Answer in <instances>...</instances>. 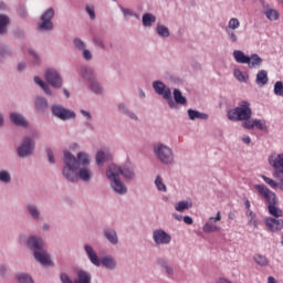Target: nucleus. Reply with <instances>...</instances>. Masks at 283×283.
<instances>
[{"mask_svg": "<svg viewBox=\"0 0 283 283\" xmlns=\"http://www.w3.org/2000/svg\"><path fill=\"white\" fill-rule=\"evenodd\" d=\"M52 19H54V9L49 8L41 15V22L38 24L39 30H54V23L52 22Z\"/></svg>", "mask_w": 283, "mask_h": 283, "instance_id": "6e6552de", "label": "nucleus"}, {"mask_svg": "<svg viewBox=\"0 0 283 283\" xmlns=\"http://www.w3.org/2000/svg\"><path fill=\"white\" fill-rule=\"evenodd\" d=\"M10 119L14 125H18L20 127H28V120H25L24 117H22L21 114L18 113H11L10 114Z\"/></svg>", "mask_w": 283, "mask_h": 283, "instance_id": "412c9836", "label": "nucleus"}, {"mask_svg": "<svg viewBox=\"0 0 283 283\" xmlns=\"http://www.w3.org/2000/svg\"><path fill=\"white\" fill-rule=\"evenodd\" d=\"M264 14L269 21H277V19H280V12L275 9H266Z\"/></svg>", "mask_w": 283, "mask_h": 283, "instance_id": "bb28decb", "label": "nucleus"}, {"mask_svg": "<svg viewBox=\"0 0 283 283\" xmlns=\"http://www.w3.org/2000/svg\"><path fill=\"white\" fill-rule=\"evenodd\" d=\"M174 98L178 105H187V98L182 96V92L178 88H175L174 91Z\"/></svg>", "mask_w": 283, "mask_h": 283, "instance_id": "c85d7f7f", "label": "nucleus"}, {"mask_svg": "<svg viewBox=\"0 0 283 283\" xmlns=\"http://www.w3.org/2000/svg\"><path fill=\"white\" fill-rule=\"evenodd\" d=\"M226 32L232 43H238V34L233 30L226 29Z\"/></svg>", "mask_w": 283, "mask_h": 283, "instance_id": "c03bdc74", "label": "nucleus"}, {"mask_svg": "<svg viewBox=\"0 0 283 283\" xmlns=\"http://www.w3.org/2000/svg\"><path fill=\"white\" fill-rule=\"evenodd\" d=\"M202 231L205 233H214L216 231H220V227H218L216 223H213L211 220H209L202 227Z\"/></svg>", "mask_w": 283, "mask_h": 283, "instance_id": "a878e982", "label": "nucleus"}, {"mask_svg": "<svg viewBox=\"0 0 283 283\" xmlns=\"http://www.w3.org/2000/svg\"><path fill=\"white\" fill-rule=\"evenodd\" d=\"M184 222L186 224H193V218L189 217V216H185L184 217Z\"/></svg>", "mask_w": 283, "mask_h": 283, "instance_id": "4d7b16f0", "label": "nucleus"}, {"mask_svg": "<svg viewBox=\"0 0 283 283\" xmlns=\"http://www.w3.org/2000/svg\"><path fill=\"white\" fill-rule=\"evenodd\" d=\"M151 23H156V17H154L151 13H145L143 15V24L145 28L151 27Z\"/></svg>", "mask_w": 283, "mask_h": 283, "instance_id": "72a5a7b5", "label": "nucleus"}, {"mask_svg": "<svg viewBox=\"0 0 283 283\" xmlns=\"http://www.w3.org/2000/svg\"><path fill=\"white\" fill-rule=\"evenodd\" d=\"M253 116V111L251 109V104L248 101L239 103L238 107H234L227 113L229 120H251Z\"/></svg>", "mask_w": 283, "mask_h": 283, "instance_id": "20e7f679", "label": "nucleus"}, {"mask_svg": "<svg viewBox=\"0 0 283 283\" xmlns=\"http://www.w3.org/2000/svg\"><path fill=\"white\" fill-rule=\"evenodd\" d=\"M11 179L10 178H0V185H10Z\"/></svg>", "mask_w": 283, "mask_h": 283, "instance_id": "680f3d73", "label": "nucleus"}, {"mask_svg": "<svg viewBox=\"0 0 283 283\" xmlns=\"http://www.w3.org/2000/svg\"><path fill=\"white\" fill-rule=\"evenodd\" d=\"M157 264H158V266H160V269H165L169 265V261H167V259H165V258H158Z\"/></svg>", "mask_w": 283, "mask_h": 283, "instance_id": "a18cd8bd", "label": "nucleus"}, {"mask_svg": "<svg viewBox=\"0 0 283 283\" xmlns=\"http://www.w3.org/2000/svg\"><path fill=\"white\" fill-rule=\"evenodd\" d=\"M209 220H214L216 222L222 220V216H220V211L217 212L216 217H210Z\"/></svg>", "mask_w": 283, "mask_h": 283, "instance_id": "13d9d810", "label": "nucleus"}, {"mask_svg": "<svg viewBox=\"0 0 283 283\" xmlns=\"http://www.w3.org/2000/svg\"><path fill=\"white\" fill-rule=\"evenodd\" d=\"M153 87L156 94H159V96H164L166 101H169V106L174 107V101H171V90L167 88L165 83L160 81H155L153 83Z\"/></svg>", "mask_w": 283, "mask_h": 283, "instance_id": "9b49d317", "label": "nucleus"}, {"mask_svg": "<svg viewBox=\"0 0 283 283\" xmlns=\"http://www.w3.org/2000/svg\"><path fill=\"white\" fill-rule=\"evenodd\" d=\"M122 12H123L124 17H136L134 11H132L130 9L122 8Z\"/></svg>", "mask_w": 283, "mask_h": 283, "instance_id": "8fccbe9b", "label": "nucleus"}, {"mask_svg": "<svg viewBox=\"0 0 283 283\" xmlns=\"http://www.w3.org/2000/svg\"><path fill=\"white\" fill-rule=\"evenodd\" d=\"M74 45L77 50H85V42H83L81 39H75Z\"/></svg>", "mask_w": 283, "mask_h": 283, "instance_id": "de8ad7c7", "label": "nucleus"}, {"mask_svg": "<svg viewBox=\"0 0 283 283\" xmlns=\"http://www.w3.org/2000/svg\"><path fill=\"white\" fill-rule=\"evenodd\" d=\"M268 211L273 218H282V209L277 205H268Z\"/></svg>", "mask_w": 283, "mask_h": 283, "instance_id": "cd10ccee", "label": "nucleus"}, {"mask_svg": "<svg viewBox=\"0 0 283 283\" xmlns=\"http://www.w3.org/2000/svg\"><path fill=\"white\" fill-rule=\"evenodd\" d=\"M86 12L91 19H96V13L94 12V7H86Z\"/></svg>", "mask_w": 283, "mask_h": 283, "instance_id": "09e8293b", "label": "nucleus"}, {"mask_svg": "<svg viewBox=\"0 0 283 283\" xmlns=\"http://www.w3.org/2000/svg\"><path fill=\"white\" fill-rule=\"evenodd\" d=\"M25 67V63H20L19 65H18V70H19V72H23V69Z\"/></svg>", "mask_w": 283, "mask_h": 283, "instance_id": "774afa93", "label": "nucleus"}, {"mask_svg": "<svg viewBox=\"0 0 283 283\" xmlns=\"http://www.w3.org/2000/svg\"><path fill=\"white\" fill-rule=\"evenodd\" d=\"M154 151L157 155V158L164 165H171V163H174V153L171 151V148H169L168 146L157 144L154 146Z\"/></svg>", "mask_w": 283, "mask_h": 283, "instance_id": "39448f33", "label": "nucleus"}, {"mask_svg": "<svg viewBox=\"0 0 283 283\" xmlns=\"http://www.w3.org/2000/svg\"><path fill=\"white\" fill-rule=\"evenodd\" d=\"M25 247L32 252L34 260L42 264V266H50V264H52L50 253L45 250V241L43 240V237L30 234L27 237Z\"/></svg>", "mask_w": 283, "mask_h": 283, "instance_id": "f03ea898", "label": "nucleus"}, {"mask_svg": "<svg viewBox=\"0 0 283 283\" xmlns=\"http://www.w3.org/2000/svg\"><path fill=\"white\" fill-rule=\"evenodd\" d=\"M155 185H156L158 191H163L164 193L167 192V186L163 181V178H156Z\"/></svg>", "mask_w": 283, "mask_h": 283, "instance_id": "58836bf2", "label": "nucleus"}, {"mask_svg": "<svg viewBox=\"0 0 283 283\" xmlns=\"http://www.w3.org/2000/svg\"><path fill=\"white\" fill-rule=\"evenodd\" d=\"M242 126L244 127V129H253V119L252 120H244Z\"/></svg>", "mask_w": 283, "mask_h": 283, "instance_id": "3c124183", "label": "nucleus"}, {"mask_svg": "<svg viewBox=\"0 0 283 283\" xmlns=\"http://www.w3.org/2000/svg\"><path fill=\"white\" fill-rule=\"evenodd\" d=\"M91 90L92 92H95V94H101L103 92V87H101V84L98 82H91Z\"/></svg>", "mask_w": 283, "mask_h": 283, "instance_id": "79ce46f5", "label": "nucleus"}, {"mask_svg": "<svg viewBox=\"0 0 283 283\" xmlns=\"http://www.w3.org/2000/svg\"><path fill=\"white\" fill-rule=\"evenodd\" d=\"M84 251L87 260L91 262V264H93V266H104V269H107L108 271H116V269H118V263L113 255H104L99 258L94 247L87 243L84 244Z\"/></svg>", "mask_w": 283, "mask_h": 283, "instance_id": "7ed1b4c3", "label": "nucleus"}, {"mask_svg": "<svg viewBox=\"0 0 283 283\" xmlns=\"http://www.w3.org/2000/svg\"><path fill=\"white\" fill-rule=\"evenodd\" d=\"M263 180L266 182V185H270L272 189H277V187H280V184H277L275 180L271 178H264Z\"/></svg>", "mask_w": 283, "mask_h": 283, "instance_id": "49530a36", "label": "nucleus"}, {"mask_svg": "<svg viewBox=\"0 0 283 283\" xmlns=\"http://www.w3.org/2000/svg\"><path fill=\"white\" fill-rule=\"evenodd\" d=\"M106 176H107V178H118V177H120V176H125V178H129V176H127V175L125 174V170H123L122 167H118V166H116V165H114V164H112V165L108 167V169H107V171H106Z\"/></svg>", "mask_w": 283, "mask_h": 283, "instance_id": "a211bd4d", "label": "nucleus"}, {"mask_svg": "<svg viewBox=\"0 0 283 283\" xmlns=\"http://www.w3.org/2000/svg\"><path fill=\"white\" fill-rule=\"evenodd\" d=\"M164 270L166 271L168 277H172L174 269L169 264L167 265V268H164Z\"/></svg>", "mask_w": 283, "mask_h": 283, "instance_id": "6e6d98bb", "label": "nucleus"}, {"mask_svg": "<svg viewBox=\"0 0 283 283\" xmlns=\"http://www.w3.org/2000/svg\"><path fill=\"white\" fill-rule=\"evenodd\" d=\"M104 238H106L111 244H114V245L118 244V232H116L115 229H112V228L104 229Z\"/></svg>", "mask_w": 283, "mask_h": 283, "instance_id": "6ab92c4d", "label": "nucleus"}, {"mask_svg": "<svg viewBox=\"0 0 283 283\" xmlns=\"http://www.w3.org/2000/svg\"><path fill=\"white\" fill-rule=\"evenodd\" d=\"M29 54L32 56V59H34V61L39 60V55H36V53L32 50H29Z\"/></svg>", "mask_w": 283, "mask_h": 283, "instance_id": "0e129e2a", "label": "nucleus"}, {"mask_svg": "<svg viewBox=\"0 0 283 283\" xmlns=\"http://www.w3.org/2000/svg\"><path fill=\"white\" fill-rule=\"evenodd\" d=\"M269 164L274 169L275 178H283V154H274L269 157Z\"/></svg>", "mask_w": 283, "mask_h": 283, "instance_id": "0eeeda50", "label": "nucleus"}, {"mask_svg": "<svg viewBox=\"0 0 283 283\" xmlns=\"http://www.w3.org/2000/svg\"><path fill=\"white\" fill-rule=\"evenodd\" d=\"M46 154H48L49 163L54 165V153H52V149L48 148Z\"/></svg>", "mask_w": 283, "mask_h": 283, "instance_id": "864d4df0", "label": "nucleus"}, {"mask_svg": "<svg viewBox=\"0 0 283 283\" xmlns=\"http://www.w3.org/2000/svg\"><path fill=\"white\" fill-rule=\"evenodd\" d=\"M249 59L250 61L247 63V65L250 67V70L258 69L260 65H262V57H260V55L252 54L249 56Z\"/></svg>", "mask_w": 283, "mask_h": 283, "instance_id": "4be33fe9", "label": "nucleus"}, {"mask_svg": "<svg viewBox=\"0 0 283 283\" xmlns=\"http://www.w3.org/2000/svg\"><path fill=\"white\" fill-rule=\"evenodd\" d=\"M52 112H53L54 116H56L61 120H67L70 118H75L76 117V113L75 112L66 109V108H64L61 105L53 106L52 107Z\"/></svg>", "mask_w": 283, "mask_h": 283, "instance_id": "ddd939ff", "label": "nucleus"}, {"mask_svg": "<svg viewBox=\"0 0 283 283\" xmlns=\"http://www.w3.org/2000/svg\"><path fill=\"white\" fill-rule=\"evenodd\" d=\"M0 178H10V172L6 170L0 171Z\"/></svg>", "mask_w": 283, "mask_h": 283, "instance_id": "e2e57ef3", "label": "nucleus"}, {"mask_svg": "<svg viewBox=\"0 0 283 283\" xmlns=\"http://www.w3.org/2000/svg\"><path fill=\"white\" fill-rule=\"evenodd\" d=\"M274 94L275 96H282L283 97V83L282 81H277L274 84Z\"/></svg>", "mask_w": 283, "mask_h": 283, "instance_id": "e433bc0d", "label": "nucleus"}, {"mask_svg": "<svg viewBox=\"0 0 283 283\" xmlns=\"http://www.w3.org/2000/svg\"><path fill=\"white\" fill-rule=\"evenodd\" d=\"M191 207H193V203L182 200L175 206V209L176 211L182 212L186 211L187 209H191Z\"/></svg>", "mask_w": 283, "mask_h": 283, "instance_id": "c756f323", "label": "nucleus"}, {"mask_svg": "<svg viewBox=\"0 0 283 283\" xmlns=\"http://www.w3.org/2000/svg\"><path fill=\"white\" fill-rule=\"evenodd\" d=\"M17 280L19 283H34V280L32 279V275L28 273H20L17 274Z\"/></svg>", "mask_w": 283, "mask_h": 283, "instance_id": "473e14b6", "label": "nucleus"}, {"mask_svg": "<svg viewBox=\"0 0 283 283\" xmlns=\"http://www.w3.org/2000/svg\"><path fill=\"white\" fill-rule=\"evenodd\" d=\"M234 77L241 83H247V76H244V73L240 70H234Z\"/></svg>", "mask_w": 283, "mask_h": 283, "instance_id": "37998d69", "label": "nucleus"}, {"mask_svg": "<svg viewBox=\"0 0 283 283\" xmlns=\"http://www.w3.org/2000/svg\"><path fill=\"white\" fill-rule=\"evenodd\" d=\"M34 83H36V85L42 87V90L45 92V94H48L49 96H52V91L50 90V86H48V84H45V82H43L41 80V77L35 76L34 77Z\"/></svg>", "mask_w": 283, "mask_h": 283, "instance_id": "2f4dec72", "label": "nucleus"}, {"mask_svg": "<svg viewBox=\"0 0 283 283\" xmlns=\"http://www.w3.org/2000/svg\"><path fill=\"white\" fill-rule=\"evenodd\" d=\"M8 23H10V18L6 14H0V34H4Z\"/></svg>", "mask_w": 283, "mask_h": 283, "instance_id": "7c9ffc66", "label": "nucleus"}, {"mask_svg": "<svg viewBox=\"0 0 283 283\" xmlns=\"http://www.w3.org/2000/svg\"><path fill=\"white\" fill-rule=\"evenodd\" d=\"M188 115L190 120H196V118H200L201 120H207V118H209V115L205 113H200L198 111H193V109H188Z\"/></svg>", "mask_w": 283, "mask_h": 283, "instance_id": "393cba45", "label": "nucleus"}, {"mask_svg": "<svg viewBox=\"0 0 283 283\" xmlns=\"http://www.w3.org/2000/svg\"><path fill=\"white\" fill-rule=\"evenodd\" d=\"M45 80L50 85H52V87H63V80L61 78V75L52 69L46 71Z\"/></svg>", "mask_w": 283, "mask_h": 283, "instance_id": "2eb2a0df", "label": "nucleus"}, {"mask_svg": "<svg viewBox=\"0 0 283 283\" xmlns=\"http://www.w3.org/2000/svg\"><path fill=\"white\" fill-rule=\"evenodd\" d=\"M254 127L261 132H264V129H266V123L262 122L261 119H253V129Z\"/></svg>", "mask_w": 283, "mask_h": 283, "instance_id": "ea45409f", "label": "nucleus"}, {"mask_svg": "<svg viewBox=\"0 0 283 283\" xmlns=\"http://www.w3.org/2000/svg\"><path fill=\"white\" fill-rule=\"evenodd\" d=\"M266 229L271 231V233H275L276 231H282L283 229V220L275 218H265L264 220Z\"/></svg>", "mask_w": 283, "mask_h": 283, "instance_id": "f3484780", "label": "nucleus"}, {"mask_svg": "<svg viewBox=\"0 0 283 283\" xmlns=\"http://www.w3.org/2000/svg\"><path fill=\"white\" fill-rule=\"evenodd\" d=\"M80 180L81 179H78V178H67V182L71 185H78Z\"/></svg>", "mask_w": 283, "mask_h": 283, "instance_id": "bf43d9fd", "label": "nucleus"}, {"mask_svg": "<svg viewBox=\"0 0 283 283\" xmlns=\"http://www.w3.org/2000/svg\"><path fill=\"white\" fill-rule=\"evenodd\" d=\"M83 56L86 61H92V52H90V50L84 49L83 50Z\"/></svg>", "mask_w": 283, "mask_h": 283, "instance_id": "5fc2aeb1", "label": "nucleus"}, {"mask_svg": "<svg viewBox=\"0 0 283 283\" xmlns=\"http://www.w3.org/2000/svg\"><path fill=\"white\" fill-rule=\"evenodd\" d=\"M64 168L63 176L65 178H72L78 174L80 178H91L92 170H90V155L86 153H78L77 159L72 153L64 151ZM81 165L83 168H81ZM81 168V169H80ZM80 169V171H78Z\"/></svg>", "mask_w": 283, "mask_h": 283, "instance_id": "f257e3e1", "label": "nucleus"}, {"mask_svg": "<svg viewBox=\"0 0 283 283\" xmlns=\"http://www.w3.org/2000/svg\"><path fill=\"white\" fill-rule=\"evenodd\" d=\"M27 213L34 222H41L43 220V213L36 203H28Z\"/></svg>", "mask_w": 283, "mask_h": 283, "instance_id": "dca6fc26", "label": "nucleus"}, {"mask_svg": "<svg viewBox=\"0 0 283 283\" xmlns=\"http://www.w3.org/2000/svg\"><path fill=\"white\" fill-rule=\"evenodd\" d=\"M238 28H240V20L237 18H231L226 30H238Z\"/></svg>", "mask_w": 283, "mask_h": 283, "instance_id": "c9c22d12", "label": "nucleus"}, {"mask_svg": "<svg viewBox=\"0 0 283 283\" xmlns=\"http://www.w3.org/2000/svg\"><path fill=\"white\" fill-rule=\"evenodd\" d=\"M35 107L38 109H45V107H48V99L43 97H38L35 101Z\"/></svg>", "mask_w": 283, "mask_h": 283, "instance_id": "4c0bfd02", "label": "nucleus"}, {"mask_svg": "<svg viewBox=\"0 0 283 283\" xmlns=\"http://www.w3.org/2000/svg\"><path fill=\"white\" fill-rule=\"evenodd\" d=\"M109 186L116 196H127V185L120 178H111Z\"/></svg>", "mask_w": 283, "mask_h": 283, "instance_id": "f8f14e48", "label": "nucleus"}, {"mask_svg": "<svg viewBox=\"0 0 283 283\" xmlns=\"http://www.w3.org/2000/svg\"><path fill=\"white\" fill-rule=\"evenodd\" d=\"M81 113L83 114V116H86V118H87L88 120H92V115H91L88 112H86V111H81Z\"/></svg>", "mask_w": 283, "mask_h": 283, "instance_id": "69168bd1", "label": "nucleus"}, {"mask_svg": "<svg viewBox=\"0 0 283 283\" xmlns=\"http://www.w3.org/2000/svg\"><path fill=\"white\" fill-rule=\"evenodd\" d=\"M42 229L43 231H50V223H43Z\"/></svg>", "mask_w": 283, "mask_h": 283, "instance_id": "338daca9", "label": "nucleus"}, {"mask_svg": "<svg viewBox=\"0 0 283 283\" xmlns=\"http://www.w3.org/2000/svg\"><path fill=\"white\" fill-rule=\"evenodd\" d=\"M7 273H8V265L0 264V275H1V277H6Z\"/></svg>", "mask_w": 283, "mask_h": 283, "instance_id": "603ef678", "label": "nucleus"}, {"mask_svg": "<svg viewBox=\"0 0 283 283\" xmlns=\"http://www.w3.org/2000/svg\"><path fill=\"white\" fill-rule=\"evenodd\" d=\"M34 151V142L30 137H25L22 142V145L18 148V156L25 158Z\"/></svg>", "mask_w": 283, "mask_h": 283, "instance_id": "4468645a", "label": "nucleus"}, {"mask_svg": "<svg viewBox=\"0 0 283 283\" xmlns=\"http://www.w3.org/2000/svg\"><path fill=\"white\" fill-rule=\"evenodd\" d=\"M256 85H266L269 83V73L265 70H261L256 74Z\"/></svg>", "mask_w": 283, "mask_h": 283, "instance_id": "b1692460", "label": "nucleus"}, {"mask_svg": "<svg viewBox=\"0 0 283 283\" xmlns=\"http://www.w3.org/2000/svg\"><path fill=\"white\" fill-rule=\"evenodd\" d=\"M233 57L237 61V63L248 64L251 59H249V55H245L244 52L240 50L233 51Z\"/></svg>", "mask_w": 283, "mask_h": 283, "instance_id": "5701e85b", "label": "nucleus"}, {"mask_svg": "<svg viewBox=\"0 0 283 283\" xmlns=\"http://www.w3.org/2000/svg\"><path fill=\"white\" fill-rule=\"evenodd\" d=\"M254 262H256L259 264V266H268L269 265V260L266 259V256L262 255V254H256L254 255Z\"/></svg>", "mask_w": 283, "mask_h": 283, "instance_id": "f704fd0d", "label": "nucleus"}, {"mask_svg": "<svg viewBox=\"0 0 283 283\" xmlns=\"http://www.w3.org/2000/svg\"><path fill=\"white\" fill-rule=\"evenodd\" d=\"M6 56H8V52L6 51V49L0 48V61H1V59L6 57Z\"/></svg>", "mask_w": 283, "mask_h": 283, "instance_id": "052dcab7", "label": "nucleus"}, {"mask_svg": "<svg viewBox=\"0 0 283 283\" xmlns=\"http://www.w3.org/2000/svg\"><path fill=\"white\" fill-rule=\"evenodd\" d=\"M153 240L157 247L171 244V234L163 229H156L153 231Z\"/></svg>", "mask_w": 283, "mask_h": 283, "instance_id": "1a4fd4ad", "label": "nucleus"}, {"mask_svg": "<svg viewBox=\"0 0 283 283\" xmlns=\"http://www.w3.org/2000/svg\"><path fill=\"white\" fill-rule=\"evenodd\" d=\"M157 34H159V36H169V29L165 25H158Z\"/></svg>", "mask_w": 283, "mask_h": 283, "instance_id": "a19ab883", "label": "nucleus"}, {"mask_svg": "<svg viewBox=\"0 0 283 283\" xmlns=\"http://www.w3.org/2000/svg\"><path fill=\"white\" fill-rule=\"evenodd\" d=\"M256 191H259L260 196L266 200L268 205H279L280 200L277 199V195L266 188V186L258 185L255 186Z\"/></svg>", "mask_w": 283, "mask_h": 283, "instance_id": "9d476101", "label": "nucleus"}, {"mask_svg": "<svg viewBox=\"0 0 283 283\" xmlns=\"http://www.w3.org/2000/svg\"><path fill=\"white\" fill-rule=\"evenodd\" d=\"M60 280L62 283H92V273L85 270H80L77 272V280L74 282L70 280V275H67V273H62L60 275Z\"/></svg>", "mask_w": 283, "mask_h": 283, "instance_id": "423d86ee", "label": "nucleus"}, {"mask_svg": "<svg viewBox=\"0 0 283 283\" xmlns=\"http://www.w3.org/2000/svg\"><path fill=\"white\" fill-rule=\"evenodd\" d=\"M96 165H103L107 160H112V154L109 150H98L95 156Z\"/></svg>", "mask_w": 283, "mask_h": 283, "instance_id": "aec40b11", "label": "nucleus"}]
</instances>
